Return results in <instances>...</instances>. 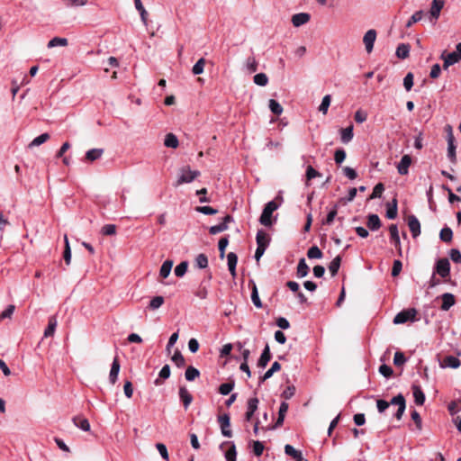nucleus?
Here are the masks:
<instances>
[{
    "mask_svg": "<svg viewBox=\"0 0 461 461\" xmlns=\"http://www.w3.org/2000/svg\"><path fill=\"white\" fill-rule=\"evenodd\" d=\"M251 285V300H252V303L253 304L260 309L262 308V302L259 298V295H258V287L256 285V284L254 283V281H250L249 282V285Z\"/></svg>",
    "mask_w": 461,
    "mask_h": 461,
    "instance_id": "29",
    "label": "nucleus"
},
{
    "mask_svg": "<svg viewBox=\"0 0 461 461\" xmlns=\"http://www.w3.org/2000/svg\"><path fill=\"white\" fill-rule=\"evenodd\" d=\"M256 241L258 247L259 245H262L264 248H267L270 242V238L265 230H259L256 235Z\"/></svg>",
    "mask_w": 461,
    "mask_h": 461,
    "instance_id": "27",
    "label": "nucleus"
},
{
    "mask_svg": "<svg viewBox=\"0 0 461 461\" xmlns=\"http://www.w3.org/2000/svg\"><path fill=\"white\" fill-rule=\"evenodd\" d=\"M169 376L170 367L168 365H165L159 371L158 377L154 381L155 385H161L163 384V380L167 379Z\"/></svg>",
    "mask_w": 461,
    "mask_h": 461,
    "instance_id": "30",
    "label": "nucleus"
},
{
    "mask_svg": "<svg viewBox=\"0 0 461 461\" xmlns=\"http://www.w3.org/2000/svg\"><path fill=\"white\" fill-rule=\"evenodd\" d=\"M234 385H235L234 381L223 383L219 386V393L221 395H228L233 390Z\"/></svg>",
    "mask_w": 461,
    "mask_h": 461,
    "instance_id": "44",
    "label": "nucleus"
},
{
    "mask_svg": "<svg viewBox=\"0 0 461 461\" xmlns=\"http://www.w3.org/2000/svg\"><path fill=\"white\" fill-rule=\"evenodd\" d=\"M178 394H179L180 401L182 402L185 410H187L193 402L192 394L189 393V391L187 390V388L185 386L179 387Z\"/></svg>",
    "mask_w": 461,
    "mask_h": 461,
    "instance_id": "15",
    "label": "nucleus"
},
{
    "mask_svg": "<svg viewBox=\"0 0 461 461\" xmlns=\"http://www.w3.org/2000/svg\"><path fill=\"white\" fill-rule=\"evenodd\" d=\"M246 68L249 73H254L258 70V63L254 56L249 57L247 59Z\"/></svg>",
    "mask_w": 461,
    "mask_h": 461,
    "instance_id": "43",
    "label": "nucleus"
},
{
    "mask_svg": "<svg viewBox=\"0 0 461 461\" xmlns=\"http://www.w3.org/2000/svg\"><path fill=\"white\" fill-rule=\"evenodd\" d=\"M413 74L411 72H409L406 74V76L403 78V86L406 91H410L411 87L413 86Z\"/></svg>",
    "mask_w": 461,
    "mask_h": 461,
    "instance_id": "62",
    "label": "nucleus"
},
{
    "mask_svg": "<svg viewBox=\"0 0 461 461\" xmlns=\"http://www.w3.org/2000/svg\"><path fill=\"white\" fill-rule=\"evenodd\" d=\"M205 59L201 58L197 60V62L193 66L192 72L194 75H200L203 72Z\"/></svg>",
    "mask_w": 461,
    "mask_h": 461,
    "instance_id": "51",
    "label": "nucleus"
},
{
    "mask_svg": "<svg viewBox=\"0 0 461 461\" xmlns=\"http://www.w3.org/2000/svg\"><path fill=\"white\" fill-rule=\"evenodd\" d=\"M68 41L66 38L54 37L48 42L47 47L49 49L58 47V46L66 47V46H68Z\"/></svg>",
    "mask_w": 461,
    "mask_h": 461,
    "instance_id": "40",
    "label": "nucleus"
},
{
    "mask_svg": "<svg viewBox=\"0 0 461 461\" xmlns=\"http://www.w3.org/2000/svg\"><path fill=\"white\" fill-rule=\"evenodd\" d=\"M395 54L399 59H402L408 58L409 54H410L409 44H404V43L400 44L396 49Z\"/></svg>",
    "mask_w": 461,
    "mask_h": 461,
    "instance_id": "38",
    "label": "nucleus"
},
{
    "mask_svg": "<svg viewBox=\"0 0 461 461\" xmlns=\"http://www.w3.org/2000/svg\"><path fill=\"white\" fill-rule=\"evenodd\" d=\"M218 422L221 427V434L226 438H230L232 436V431L230 429V415L227 413H224L222 415L218 416Z\"/></svg>",
    "mask_w": 461,
    "mask_h": 461,
    "instance_id": "7",
    "label": "nucleus"
},
{
    "mask_svg": "<svg viewBox=\"0 0 461 461\" xmlns=\"http://www.w3.org/2000/svg\"><path fill=\"white\" fill-rule=\"evenodd\" d=\"M187 267H188V262L187 261H182L181 263H179L176 267H175V270H174V273L175 275L177 276V277H182L185 276V274L186 273L187 271Z\"/></svg>",
    "mask_w": 461,
    "mask_h": 461,
    "instance_id": "48",
    "label": "nucleus"
},
{
    "mask_svg": "<svg viewBox=\"0 0 461 461\" xmlns=\"http://www.w3.org/2000/svg\"><path fill=\"white\" fill-rule=\"evenodd\" d=\"M120 367H121V366H120L118 357H115L112 363V366H111V370H110V374H109V380H110L111 384H114L117 381L118 375L120 372Z\"/></svg>",
    "mask_w": 461,
    "mask_h": 461,
    "instance_id": "19",
    "label": "nucleus"
},
{
    "mask_svg": "<svg viewBox=\"0 0 461 461\" xmlns=\"http://www.w3.org/2000/svg\"><path fill=\"white\" fill-rule=\"evenodd\" d=\"M308 273H309V267L306 264L305 259L301 258L299 260V263L297 266V271H296L297 277L303 278V277L306 276L308 275Z\"/></svg>",
    "mask_w": 461,
    "mask_h": 461,
    "instance_id": "36",
    "label": "nucleus"
},
{
    "mask_svg": "<svg viewBox=\"0 0 461 461\" xmlns=\"http://www.w3.org/2000/svg\"><path fill=\"white\" fill-rule=\"evenodd\" d=\"M200 175L198 170H191L189 166L182 167L179 169L176 184L182 185L190 183Z\"/></svg>",
    "mask_w": 461,
    "mask_h": 461,
    "instance_id": "5",
    "label": "nucleus"
},
{
    "mask_svg": "<svg viewBox=\"0 0 461 461\" xmlns=\"http://www.w3.org/2000/svg\"><path fill=\"white\" fill-rule=\"evenodd\" d=\"M390 404L396 405L398 407V409L394 414V417L398 420H400L402 418V415L406 409V401H405L404 396L402 393H399L396 396L393 397L390 402H387L383 399L377 400L376 401L377 411L380 413H383L388 409Z\"/></svg>",
    "mask_w": 461,
    "mask_h": 461,
    "instance_id": "1",
    "label": "nucleus"
},
{
    "mask_svg": "<svg viewBox=\"0 0 461 461\" xmlns=\"http://www.w3.org/2000/svg\"><path fill=\"white\" fill-rule=\"evenodd\" d=\"M164 303V297L163 296H155L151 299L149 302V308L151 310H157L158 309L162 304Z\"/></svg>",
    "mask_w": 461,
    "mask_h": 461,
    "instance_id": "56",
    "label": "nucleus"
},
{
    "mask_svg": "<svg viewBox=\"0 0 461 461\" xmlns=\"http://www.w3.org/2000/svg\"><path fill=\"white\" fill-rule=\"evenodd\" d=\"M449 257L454 263H461V252L457 249H451Z\"/></svg>",
    "mask_w": 461,
    "mask_h": 461,
    "instance_id": "64",
    "label": "nucleus"
},
{
    "mask_svg": "<svg viewBox=\"0 0 461 461\" xmlns=\"http://www.w3.org/2000/svg\"><path fill=\"white\" fill-rule=\"evenodd\" d=\"M228 244H229V237L228 236L222 237L219 240L218 249H219V251H220V257L221 258L224 257L225 249H226Z\"/></svg>",
    "mask_w": 461,
    "mask_h": 461,
    "instance_id": "59",
    "label": "nucleus"
},
{
    "mask_svg": "<svg viewBox=\"0 0 461 461\" xmlns=\"http://www.w3.org/2000/svg\"><path fill=\"white\" fill-rule=\"evenodd\" d=\"M412 394L414 398V402L417 405H423L425 402V394L420 385L412 384Z\"/></svg>",
    "mask_w": 461,
    "mask_h": 461,
    "instance_id": "20",
    "label": "nucleus"
},
{
    "mask_svg": "<svg viewBox=\"0 0 461 461\" xmlns=\"http://www.w3.org/2000/svg\"><path fill=\"white\" fill-rule=\"evenodd\" d=\"M101 233L104 236H112L116 233V226L114 224H105L102 227Z\"/></svg>",
    "mask_w": 461,
    "mask_h": 461,
    "instance_id": "60",
    "label": "nucleus"
},
{
    "mask_svg": "<svg viewBox=\"0 0 461 461\" xmlns=\"http://www.w3.org/2000/svg\"><path fill=\"white\" fill-rule=\"evenodd\" d=\"M164 145L167 148L176 149L179 145L177 137L174 133H167L164 140Z\"/></svg>",
    "mask_w": 461,
    "mask_h": 461,
    "instance_id": "35",
    "label": "nucleus"
},
{
    "mask_svg": "<svg viewBox=\"0 0 461 461\" xmlns=\"http://www.w3.org/2000/svg\"><path fill=\"white\" fill-rule=\"evenodd\" d=\"M57 324H58V322H57L56 317L55 316L50 317L48 326L44 330V337L47 338V337L53 336L56 327H57Z\"/></svg>",
    "mask_w": 461,
    "mask_h": 461,
    "instance_id": "37",
    "label": "nucleus"
},
{
    "mask_svg": "<svg viewBox=\"0 0 461 461\" xmlns=\"http://www.w3.org/2000/svg\"><path fill=\"white\" fill-rule=\"evenodd\" d=\"M259 401L257 397H252L248 400L247 411L245 413L246 421H250L253 415L258 410Z\"/></svg>",
    "mask_w": 461,
    "mask_h": 461,
    "instance_id": "11",
    "label": "nucleus"
},
{
    "mask_svg": "<svg viewBox=\"0 0 461 461\" xmlns=\"http://www.w3.org/2000/svg\"><path fill=\"white\" fill-rule=\"evenodd\" d=\"M238 262V257L234 252H230L227 255L228 268L230 275L234 277L236 276V266Z\"/></svg>",
    "mask_w": 461,
    "mask_h": 461,
    "instance_id": "28",
    "label": "nucleus"
},
{
    "mask_svg": "<svg viewBox=\"0 0 461 461\" xmlns=\"http://www.w3.org/2000/svg\"><path fill=\"white\" fill-rule=\"evenodd\" d=\"M388 208L386 210V217L390 220L395 219L397 217V204L398 203H387Z\"/></svg>",
    "mask_w": 461,
    "mask_h": 461,
    "instance_id": "57",
    "label": "nucleus"
},
{
    "mask_svg": "<svg viewBox=\"0 0 461 461\" xmlns=\"http://www.w3.org/2000/svg\"><path fill=\"white\" fill-rule=\"evenodd\" d=\"M408 226L412 238H417L420 234V223L414 215L408 216Z\"/></svg>",
    "mask_w": 461,
    "mask_h": 461,
    "instance_id": "12",
    "label": "nucleus"
},
{
    "mask_svg": "<svg viewBox=\"0 0 461 461\" xmlns=\"http://www.w3.org/2000/svg\"><path fill=\"white\" fill-rule=\"evenodd\" d=\"M212 278V276L209 275L208 276V282L203 281L197 289V291L194 293L195 296H197L200 299H205L208 295V287H209V280Z\"/></svg>",
    "mask_w": 461,
    "mask_h": 461,
    "instance_id": "31",
    "label": "nucleus"
},
{
    "mask_svg": "<svg viewBox=\"0 0 461 461\" xmlns=\"http://www.w3.org/2000/svg\"><path fill=\"white\" fill-rule=\"evenodd\" d=\"M411 163V158L409 155L402 156L398 166H397L399 174L406 175L408 173Z\"/></svg>",
    "mask_w": 461,
    "mask_h": 461,
    "instance_id": "22",
    "label": "nucleus"
},
{
    "mask_svg": "<svg viewBox=\"0 0 461 461\" xmlns=\"http://www.w3.org/2000/svg\"><path fill=\"white\" fill-rule=\"evenodd\" d=\"M389 232H390V240L391 242L393 244L395 249L398 251V254L402 256V246H401V240L399 236V230L396 224H391L389 226Z\"/></svg>",
    "mask_w": 461,
    "mask_h": 461,
    "instance_id": "9",
    "label": "nucleus"
},
{
    "mask_svg": "<svg viewBox=\"0 0 461 461\" xmlns=\"http://www.w3.org/2000/svg\"><path fill=\"white\" fill-rule=\"evenodd\" d=\"M195 266L198 268L203 269L208 267V258L205 254L201 253L195 258Z\"/></svg>",
    "mask_w": 461,
    "mask_h": 461,
    "instance_id": "47",
    "label": "nucleus"
},
{
    "mask_svg": "<svg viewBox=\"0 0 461 461\" xmlns=\"http://www.w3.org/2000/svg\"><path fill=\"white\" fill-rule=\"evenodd\" d=\"M444 0H432L429 14L431 19L437 21L440 15V12L444 7Z\"/></svg>",
    "mask_w": 461,
    "mask_h": 461,
    "instance_id": "16",
    "label": "nucleus"
},
{
    "mask_svg": "<svg viewBox=\"0 0 461 461\" xmlns=\"http://www.w3.org/2000/svg\"><path fill=\"white\" fill-rule=\"evenodd\" d=\"M227 445L230 446V448L225 452L226 461H237V451L234 442L224 441L220 445V448L222 449Z\"/></svg>",
    "mask_w": 461,
    "mask_h": 461,
    "instance_id": "14",
    "label": "nucleus"
},
{
    "mask_svg": "<svg viewBox=\"0 0 461 461\" xmlns=\"http://www.w3.org/2000/svg\"><path fill=\"white\" fill-rule=\"evenodd\" d=\"M346 158V151L343 149H337L334 153L336 164L340 165Z\"/></svg>",
    "mask_w": 461,
    "mask_h": 461,
    "instance_id": "63",
    "label": "nucleus"
},
{
    "mask_svg": "<svg viewBox=\"0 0 461 461\" xmlns=\"http://www.w3.org/2000/svg\"><path fill=\"white\" fill-rule=\"evenodd\" d=\"M311 19V15L307 13H299L292 16V23L294 27H300L307 23Z\"/></svg>",
    "mask_w": 461,
    "mask_h": 461,
    "instance_id": "17",
    "label": "nucleus"
},
{
    "mask_svg": "<svg viewBox=\"0 0 461 461\" xmlns=\"http://www.w3.org/2000/svg\"><path fill=\"white\" fill-rule=\"evenodd\" d=\"M439 237L442 241L448 243L452 240L453 231L450 228L445 227L440 230Z\"/></svg>",
    "mask_w": 461,
    "mask_h": 461,
    "instance_id": "45",
    "label": "nucleus"
},
{
    "mask_svg": "<svg viewBox=\"0 0 461 461\" xmlns=\"http://www.w3.org/2000/svg\"><path fill=\"white\" fill-rule=\"evenodd\" d=\"M407 361V358L405 357L404 354L401 351H397L395 352L394 354V357H393V364L396 366H402V365H404Z\"/></svg>",
    "mask_w": 461,
    "mask_h": 461,
    "instance_id": "58",
    "label": "nucleus"
},
{
    "mask_svg": "<svg viewBox=\"0 0 461 461\" xmlns=\"http://www.w3.org/2000/svg\"><path fill=\"white\" fill-rule=\"evenodd\" d=\"M200 372L197 368L190 366L185 369V377L187 381H194L195 378L199 377Z\"/></svg>",
    "mask_w": 461,
    "mask_h": 461,
    "instance_id": "41",
    "label": "nucleus"
},
{
    "mask_svg": "<svg viewBox=\"0 0 461 461\" xmlns=\"http://www.w3.org/2000/svg\"><path fill=\"white\" fill-rule=\"evenodd\" d=\"M442 299V304L440 306V309L442 311H448L455 303H456V298L454 294L450 293H445L441 295Z\"/></svg>",
    "mask_w": 461,
    "mask_h": 461,
    "instance_id": "18",
    "label": "nucleus"
},
{
    "mask_svg": "<svg viewBox=\"0 0 461 461\" xmlns=\"http://www.w3.org/2000/svg\"><path fill=\"white\" fill-rule=\"evenodd\" d=\"M353 126L350 125L347 128L340 130V140L343 143H348L353 139Z\"/></svg>",
    "mask_w": 461,
    "mask_h": 461,
    "instance_id": "33",
    "label": "nucleus"
},
{
    "mask_svg": "<svg viewBox=\"0 0 461 461\" xmlns=\"http://www.w3.org/2000/svg\"><path fill=\"white\" fill-rule=\"evenodd\" d=\"M271 357L272 356L270 353V348H269L268 345H266V347L263 349L261 356L258 361V366L260 368H265L267 366L268 362L270 361Z\"/></svg>",
    "mask_w": 461,
    "mask_h": 461,
    "instance_id": "24",
    "label": "nucleus"
},
{
    "mask_svg": "<svg viewBox=\"0 0 461 461\" xmlns=\"http://www.w3.org/2000/svg\"><path fill=\"white\" fill-rule=\"evenodd\" d=\"M254 83L260 86H265L268 83V77L265 73H258L254 76Z\"/></svg>",
    "mask_w": 461,
    "mask_h": 461,
    "instance_id": "52",
    "label": "nucleus"
},
{
    "mask_svg": "<svg viewBox=\"0 0 461 461\" xmlns=\"http://www.w3.org/2000/svg\"><path fill=\"white\" fill-rule=\"evenodd\" d=\"M285 453L291 456L294 461H303V454L300 450L295 449L293 446L286 444L285 446Z\"/></svg>",
    "mask_w": 461,
    "mask_h": 461,
    "instance_id": "25",
    "label": "nucleus"
},
{
    "mask_svg": "<svg viewBox=\"0 0 461 461\" xmlns=\"http://www.w3.org/2000/svg\"><path fill=\"white\" fill-rule=\"evenodd\" d=\"M171 360L177 367H183L185 365V360L179 350H176L171 357Z\"/></svg>",
    "mask_w": 461,
    "mask_h": 461,
    "instance_id": "46",
    "label": "nucleus"
},
{
    "mask_svg": "<svg viewBox=\"0 0 461 461\" xmlns=\"http://www.w3.org/2000/svg\"><path fill=\"white\" fill-rule=\"evenodd\" d=\"M281 203H267L259 217V222L265 227H272L277 221L278 213L274 214Z\"/></svg>",
    "mask_w": 461,
    "mask_h": 461,
    "instance_id": "2",
    "label": "nucleus"
},
{
    "mask_svg": "<svg viewBox=\"0 0 461 461\" xmlns=\"http://www.w3.org/2000/svg\"><path fill=\"white\" fill-rule=\"evenodd\" d=\"M232 221V217L230 215H226L223 219H222V221L220 222L219 224H216V225H213V226H211L210 229H209V232L210 234L212 235H215V234H218L221 231H224L228 229V223L230 221Z\"/></svg>",
    "mask_w": 461,
    "mask_h": 461,
    "instance_id": "13",
    "label": "nucleus"
},
{
    "mask_svg": "<svg viewBox=\"0 0 461 461\" xmlns=\"http://www.w3.org/2000/svg\"><path fill=\"white\" fill-rule=\"evenodd\" d=\"M376 39V32L374 29L368 30L363 38V42L366 47V50L367 53H371L374 49V44Z\"/></svg>",
    "mask_w": 461,
    "mask_h": 461,
    "instance_id": "10",
    "label": "nucleus"
},
{
    "mask_svg": "<svg viewBox=\"0 0 461 461\" xmlns=\"http://www.w3.org/2000/svg\"><path fill=\"white\" fill-rule=\"evenodd\" d=\"M418 311L415 308H408L398 312L393 318L394 324H402L407 321L414 322L418 321Z\"/></svg>",
    "mask_w": 461,
    "mask_h": 461,
    "instance_id": "4",
    "label": "nucleus"
},
{
    "mask_svg": "<svg viewBox=\"0 0 461 461\" xmlns=\"http://www.w3.org/2000/svg\"><path fill=\"white\" fill-rule=\"evenodd\" d=\"M104 154L103 149H91L86 153V159L87 161L93 162L102 157Z\"/></svg>",
    "mask_w": 461,
    "mask_h": 461,
    "instance_id": "34",
    "label": "nucleus"
},
{
    "mask_svg": "<svg viewBox=\"0 0 461 461\" xmlns=\"http://www.w3.org/2000/svg\"><path fill=\"white\" fill-rule=\"evenodd\" d=\"M440 276L442 278H447L450 276V263L447 258H439L437 260L434 273Z\"/></svg>",
    "mask_w": 461,
    "mask_h": 461,
    "instance_id": "6",
    "label": "nucleus"
},
{
    "mask_svg": "<svg viewBox=\"0 0 461 461\" xmlns=\"http://www.w3.org/2000/svg\"><path fill=\"white\" fill-rule=\"evenodd\" d=\"M341 264V257L339 255L335 257L329 265V271L330 272L332 276H335L338 274Z\"/></svg>",
    "mask_w": 461,
    "mask_h": 461,
    "instance_id": "39",
    "label": "nucleus"
},
{
    "mask_svg": "<svg viewBox=\"0 0 461 461\" xmlns=\"http://www.w3.org/2000/svg\"><path fill=\"white\" fill-rule=\"evenodd\" d=\"M288 408H289L288 403L286 402H282L280 404V407H279L278 417H277L276 423L272 426L266 428V430L276 429V428L282 426L284 423V420H285V414L288 411ZM262 429H265V428H262Z\"/></svg>",
    "mask_w": 461,
    "mask_h": 461,
    "instance_id": "8",
    "label": "nucleus"
},
{
    "mask_svg": "<svg viewBox=\"0 0 461 461\" xmlns=\"http://www.w3.org/2000/svg\"><path fill=\"white\" fill-rule=\"evenodd\" d=\"M307 257L311 259L321 258L322 257V252L317 246H312L308 249Z\"/></svg>",
    "mask_w": 461,
    "mask_h": 461,
    "instance_id": "55",
    "label": "nucleus"
},
{
    "mask_svg": "<svg viewBox=\"0 0 461 461\" xmlns=\"http://www.w3.org/2000/svg\"><path fill=\"white\" fill-rule=\"evenodd\" d=\"M268 106H269L270 111L276 115H280L283 113L282 105L275 99L269 100Z\"/></svg>",
    "mask_w": 461,
    "mask_h": 461,
    "instance_id": "50",
    "label": "nucleus"
},
{
    "mask_svg": "<svg viewBox=\"0 0 461 461\" xmlns=\"http://www.w3.org/2000/svg\"><path fill=\"white\" fill-rule=\"evenodd\" d=\"M305 176H306V184L308 185V183L312 179H313L315 177L321 176V174L318 170L313 168L312 166H308L307 168H306Z\"/></svg>",
    "mask_w": 461,
    "mask_h": 461,
    "instance_id": "49",
    "label": "nucleus"
},
{
    "mask_svg": "<svg viewBox=\"0 0 461 461\" xmlns=\"http://www.w3.org/2000/svg\"><path fill=\"white\" fill-rule=\"evenodd\" d=\"M366 225L370 230L375 231L379 230L382 224L377 214H369Z\"/></svg>",
    "mask_w": 461,
    "mask_h": 461,
    "instance_id": "26",
    "label": "nucleus"
},
{
    "mask_svg": "<svg viewBox=\"0 0 461 461\" xmlns=\"http://www.w3.org/2000/svg\"><path fill=\"white\" fill-rule=\"evenodd\" d=\"M331 102V96L330 95H326L321 101V104L319 106V111L321 112L323 114H326L328 112V109L330 107Z\"/></svg>",
    "mask_w": 461,
    "mask_h": 461,
    "instance_id": "54",
    "label": "nucleus"
},
{
    "mask_svg": "<svg viewBox=\"0 0 461 461\" xmlns=\"http://www.w3.org/2000/svg\"><path fill=\"white\" fill-rule=\"evenodd\" d=\"M384 191V186L382 183H378L373 189L372 194L369 195L367 200L380 198L383 192Z\"/></svg>",
    "mask_w": 461,
    "mask_h": 461,
    "instance_id": "53",
    "label": "nucleus"
},
{
    "mask_svg": "<svg viewBox=\"0 0 461 461\" xmlns=\"http://www.w3.org/2000/svg\"><path fill=\"white\" fill-rule=\"evenodd\" d=\"M461 365L460 360L454 356H447L443 358L440 363V366L442 368L450 367V368H457Z\"/></svg>",
    "mask_w": 461,
    "mask_h": 461,
    "instance_id": "21",
    "label": "nucleus"
},
{
    "mask_svg": "<svg viewBox=\"0 0 461 461\" xmlns=\"http://www.w3.org/2000/svg\"><path fill=\"white\" fill-rule=\"evenodd\" d=\"M447 158L452 163H456V145L455 139L452 134L447 137Z\"/></svg>",
    "mask_w": 461,
    "mask_h": 461,
    "instance_id": "23",
    "label": "nucleus"
},
{
    "mask_svg": "<svg viewBox=\"0 0 461 461\" xmlns=\"http://www.w3.org/2000/svg\"><path fill=\"white\" fill-rule=\"evenodd\" d=\"M422 16H423V12L422 11H417L415 12L411 16V18L409 19V21L407 22L406 23V27H411L412 24L418 23L419 21H420L422 19Z\"/></svg>",
    "mask_w": 461,
    "mask_h": 461,
    "instance_id": "61",
    "label": "nucleus"
},
{
    "mask_svg": "<svg viewBox=\"0 0 461 461\" xmlns=\"http://www.w3.org/2000/svg\"><path fill=\"white\" fill-rule=\"evenodd\" d=\"M74 424L84 431L90 430V423L87 419L82 416H76L73 418Z\"/></svg>",
    "mask_w": 461,
    "mask_h": 461,
    "instance_id": "32",
    "label": "nucleus"
},
{
    "mask_svg": "<svg viewBox=\"0 0 461 461\" xmlns=\"http://www.w3.org/2000/svg\"><path fill=\"white\" fill-rule=\"evenodd\" d=\"M173 266V261L171 260H166L163 262L160 270H159V276L163 278H167Z\"/></svg>",
    "mask_w": 461,
    "mask_h": 461,
    "instance_id": "42",
    "label": "nucleus"
},
{
    "mask_svg": "<svg viewBox=\"0 0 461 461\" xmlns=\"http://www.w3.org/2000/svg\"><path fill=\"white\" fill-rule=\"evenodd\" d=\"M443 59V68L447 69L448 67L459 62L461 60V42L456 46V50L453 52H447L446 50L441 54Z\"/></svg>",
    "mask_w": 461,
    "mask_h": 461,
    "instance_id": "3",
    "label": "nucleus"
}]
</instances>
